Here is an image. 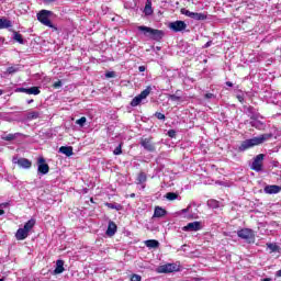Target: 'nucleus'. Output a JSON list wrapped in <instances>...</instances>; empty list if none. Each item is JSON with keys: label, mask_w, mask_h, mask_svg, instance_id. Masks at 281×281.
<instances>
[{"label": "nucleus", "mask_w": 281, "mask_h": 281, "mask_svg": "<svg viewBox=\"0 0 281 281\" xmlns=\"http://www.w3.org/2000/svg\"><path fill=\"white\" fill-rule=\"evenodd\" d=\"M271 134H261L257 137L244 140L238 147L239 153H245V150H249V148H254V146H260V144H265L267 139H271Z\"/></svg>", "instance_id": "obj_1"}, {"label": "nucleus", "mask_w": 281, "mask_h": 281, "mask_svg": "<svg viewBox=\"0 0 281 281\" xmlns=\"http://www.w3.org/2000/svg\"><path fill=\"white\" fill-rule=\"evenodd\" d=\"M138 32H143L145 36L151 38V41H161L164 38V31L148 27V26H138Z\"/></svg>", "instance_id": "obj_2"}, {"label": "nucleus", "mask_w": 281, "mask_h": 281, "mask_svg": "<svg viewBox=\"0 0 281 281\" xmlns=\"http://www.w3.org/2000/svg\"><path fill=\"white\" fill-rule=\"evenodd\" d=\"M181 271V262L165 263L156 268V273H175Z\"/></svg>", "instance_id": "obj_3"}, {"label": "nucleus", "mask_w": 281, "mask_h": 281, "mask_svg": "<svg viewBox=\"0 0 281 281\" xmlns=\"http://www.w3.org/2000/svg\"><path fill=\"white\" fill-rule=\"evenodd\" d=\"M49 16H52V11L42 10L37 13V21H40L42 25H46V27H54V24L52 23V20H49Z\"/></svg>", "instance_id": "obj_4"}, {"label": "nucleus", "mask_w": 281, "mask_h": 281, "mask_svg": "<svg viewBox=\"0 0 281 281\" xmlns=\"http://www.w3.org/2000/svg\"><path fill=\"white\" fill-rule=\"evenodd\" d=\"M150 91H153V87L149 86L131 101V106H139L142 100H146L150 95Z\"/></svg>", "instance_id": "obj_5"}, {"label": "nucleus", "mask_w": 281, "mask_h": 281, "mask_svg": "<svg viewBox=\"0 0 281 281\" xmlns=\"http://www.w3.org/2000/svg\"><path fill=\"white\" fill-rule=\"evenodd\" d=\"M263 161H265V154L257 155L252 160L250 169L255 170V172H262Z\"/></svg>", "instance_id": "obj_6"}, {"label": "nucleus", "mask_w": 281, "mask_h": 281, "mask_svg": "<svg viewBox=\"0 0 281 281\" xmlns=\"http://www.w3.org/2000/svg\"><path fill=\"white\" fill-rule=\"evenodd\" d=\"M181 14H184V16H189V19H193L194 21H205V19H207L206 13L191 12L187 9H181Z\"/></svg>", "instance_id": "obj_7"}, {"label": "nucleus", "mask_w": 281, "mask_h": 281, "mask_svg": "<svg viewBox=\"0 0 281 281\" xmlns=\"http://www.w3.org/2000/svg\"><path fill=\"white\" fill-rule=\"evenodd\" d=\"M168 27H169V30H171V32H183V30H186L188 27V24H186L181 20H178L175 22H170Z\"/></svg>", "instance_id": "obj_8"}, {"label": "nucleus", "mask_w": 281, "mask_h": 281, "mask_svg": "<svg viewBox=\"0 0 281 281\" xmlns=\"http://www.w3.org/2000/svg\"><path fill=\"white\" fill-rule=\"evenodd\" d=\"M140 146L148 153H155V143H153V137L140 138Z\"/></svg>", "instance_id": "obj_9"}, {"label": "nucleus", "mask_w": 281, "mask_h": 281, "mask_svg": "<svg viewBox=\"0 0 281 281\" xmlns=\"http://www.w3.org/2000/svg\"><path fill=\"white\" fill-rule=\"evenodd\" d=\"M238 238L243 240H251L254 238V231L251 228H243L237 232Z\"/></svg>", "instance_id": "obj_10"}, {"label": "nucleus", "mask_w": 281, "mask_h": 281, "mask_svg": "<svg viewBox=\"0 0 281 281\" xmlns=\"http://www.w3.org/2000/svg\"><path fill=\"white\" fill-rule=\"evenodd\" d=\"M12 162L16 164L20 168H24L26 170L32 168V161H30V159L27 158L13 157Z\"/></svg>", "instance_id": "obj_11"}, {"label": "nucleus", "mask_w": 281, "mask_h": 281, "mask_svg": "<svg viewBox=\"0 0 281 281\" xmlns=\"http://www.w3.org/2000/svg\"><path fill=\"white\" fill-rule=\"evenodd\" d=\"M37 172H40V175H47V172H49V165L45 162V158L43 157L37 159Z\"/></svg>", "instance_id": "obj_12"}, {"label": "nucleus", "mask_w": 281, "mask_h": 281, "mask_svg": "<svg viewBox=\"0 0 281 281\" xmlns=\"http://www.w3.org/2000/svg\"><path fill=\"white\" fill-rule=\"evenodd\" d=\"M200 229H203L201 222H191L182 228L183 232H200Z\"/></svg>", "instance_id": "obj_13"}, {"label": "nucleus", "mask_w": 281, "mask_h": 281, "mask_svg": "<svg viewBox=\"0 0 281 281\" xmlns=\"http://www.w3.org/2000/svg\"><path fill=\"white\" fill-rule=\"evenodd\" d=\"M266 194H280L281 187L278 184H268L263 188Z\"/></svg>", "instance_id": "obj_14"}, {"label": "nucleus", "mask_w": 281, "mask_h": 281, "mask_svg": "<svg viewBox=\"0 0 281 281\" xmlns=\"http://www.w3.org/2000/svg\"><path fill=\"white\" fill-rule=\"evenodd\" d=\"M250 120H252V121H250L249 124H250V126H252L254 128H258V131H262V128H265V123L258 121V115L252 114V115L250 116Z\"/></svg>", "instance_id": "obj_15"}, {"label": "nucleus", "mask_w": 281, "mask_h": 281, "mask_svg": "<svg viewBox=\"0 0 281 281\" xmlns=\"http://www.w3.org/2000/svg\"><path fill=\"white\" fill-rule=\"evenodd\" d=\"M19 91L21 93H26L27 95H38V93H41L38 87L19 88Z\"/></svg>", "instance_id": "obj_16"}, {"label": "nucleus", "mask_w": 281, "mask_h": 281, "mask_svg": "<svg viewBox=\"0 0 281 281\" xmlns=\"http://www.w3.org/2000/svg\"><path fill=\"white\" fill-rule=\"evenodd\" d=\"M167 211L160 206H156L154 210L153 218H164L166 216Z\"/></svg>", "instance_id": "obj_17"}, {"label": "nucleus", "mask_w": 281, "mask_h": 281, "mask_svg": "<svg viewBox=\"0 0 281 281\" xmlns=\"http://www.w3.org/2000/svg\"><path fill=\"white\" fill-rule=\"evenodd\" d=\"M116 232H117V225L115 224V222H109L106 236H115Z\"/></svg>", "instance_id": "obj_18"}, {"label": "nucleus", "mask_w": 281, "mask_h": 281, "mask_svg": "<svg viewBox=\"0 0 281 281\" xmlns=\"http://www.w3.org/2000/svg\"><path fill=\"white\" fill-rule=\"evenodd\" d=\"M30 236V233H27L24 228H19L15 233L16 240H25Z\"/></svg>", "instance_id": "obj_19"}, {"label": "nucleus", "mask_w": 281, "mask_h": 281, "mask_svg": "<svg viewBox=\"0 0 281 281\" xmlns=\"http://www.w3.org/2000/svg\"><path fill=\"white\" fill-rule=\"evenodd\" d=\"M63 271H65V261L59 259L56 261V268L54 270V274L58 276V274L63 273Z\"/></svg>", "instance_id": "obj_20"}, {"label": "nucleus", "mask_w": 281, "mask_h": 281, "mask_svg": "<svg viewBox=\"0 0 281 281\" xmlns=\"http://www.w3.org/2000/svg\"><path fill=\"white\" fill-rule=\"evenodd\" d=\"M59 153H61V155H66V157H71V155H74V147H71V146H61L59 148Z\"/></svg>", "instance_id": "obj_21"}, {"label": "nucleus", "mask_w": 281, "mask_h": 281, "mask_svg": "<svg viewBox=\"0 0 281 281\" xmlns=\"http://www.w3.org/2000/svg\"><path fill=\"white\" fill-rule=\"evenodd\" d=\"M145 245L149 249H157V247H159V241L157 239H148L145 241Z\"/></svg>", "instance_id": "obj_22"}, {"label": "nucleus", "mask_w": 281, "mask_h": 281, "mask_svg": "<svg viewBox=\"0 0 281 281\" xmlns=\"http://www.w3.org/2000/svg\"><path fill=\"white\" fill-rule=\"evenodd\" d=\"M8 27H12V22L8 19H0V30H7Z\"/></svg>", "instance_id": "obj_23"}, {"label": "nucleus", "mask_w": 281, "mask_h": 281, "mask_svg": "<svg viewBox=\"0 0 281 281\" xmlns=\"http://www.w3.org/2000/svg\"><path fill=\"white\" fill-rule=\"evenodd\" d=\"M36 225V220H29L25 224L23 229H25L27 233L32 232V228Z\"/></svg>", "instance_id": "obj_24"}, {"label": "nucleus", "mask_w": 281, "mask_h": 281, "mask_svg": "<svg viewBox=\"0 0 281 281\" xmlns=\"http://www.w3.org/2000/svg\"><path fill=\"white\" fill-rule=\"evenodd\" d=\"M143 12H144L145 16H151V14L154 12L153 3H150V2L146 3Z\"/></svg>", "instance_id": "obj_25"}, {"label": "nucleus", "mask_w": 281, "mask_h": 281, "mask_svg": "<svg viewBox=\"0 0 281 281\" xmlns=\"http://www.w3.org/2000/svg\"><path fill=\"white\" fill-rule=\"evenodd\" d=\"M38 117H41V112L37 111H31L26 114L27 120H38Z\"/></svg>", "instance_id": "obj_26"}, {"label": "nucleus", "mask_w": 281, "mask_h": 281, "mask_svg": "<svg viewBox=\"0 0 281 281\" xmlns=\"http://www.w3.org/2000/svg\"><path fill=\"white\" fill-rule=\"evenodd\" d=\"M147 176H146V173L145 172H140V173H138V177H137V183L139 184V186H144V183L147 181Z\"/></svg>", "instance_id": "obj_27"}, {"label": "nucleus", "mask_w": 281, "mask_h": 281, "mask_svg": "<svg viewBox=\"0 0 281 281\" xmlns=\"http://www.w3.org/2000/svg\"><path fill=\"white\" fill-rule=\"evenodd\" d=\"M13 40L16 41V43H20V45H23L25 41L23 40V35L21 33L14 32L13 33Z\"/></svg>", "instance_id": "obj_28"}, {"label": "nucleus", "mask_w": 281, "mask_h": 281, "mask_svg": "<svg viewBox=\"0 0 281 281\" xmlns=\"http://www.w3.org/2000/svg\"><path fill=\"white\" fill-rule=\"evenodd\" d=\"M165 198L168 200V201H177V199H179V194L178 193H175V192H168Z\"/></svg>", "instance_id": "obj_29"}, {"label": "nucleus", "mask_w": 281, "mask_h": 281, "mask_svg": "<svg viewBox=\"0 0 281 281\" xmlns=\"http://www.w3.org/2000/svg\"><path fill=\"white\" fill-rule=\"evenodd\" d=\"M207 205L213 210H217V207H221V203L216 200H209Z\"/></svg>", "instance_id": "obj_30"}, {"label": "nucleus", "mask_w": 281, "mask_h": 281, "mask_svg": "<svg viewBox=\"0 0 281 281\" xmlns=\"http://www.w3.org/2000/svg\"><path fill=\"white\" fill-rule=\"evenodd\" d=\"M2 139H4V142H12L16 139V134H8L7 136H2Z\"/></svg>", "instance_id": "obj_31"}, {"label": "nucleus", "mask_w": 281, "mask_h": 281, "mask_svg": "<svg viewBox=\"0 0 281 281\" xmlns=\"http://www.w3.org/2000/svg\"><path fill=\"white\" fill-rule=\"evenodd\" d=\"M76 124L82 128L85 124H87V117L82 116L79 120L76 121Z\"/></svg>", "instance_id": "obj_32"}, {"label": "nucleus", "mask_w": 281, "mask_h": 281, "mask_svg": "<svg viewBox=\"0 0 281 281\" xmlns=\"http://www.w3.org/2000/svg\"><path fill=\"white\" fill-rule=\"evenodd\" d=\"M7 71L9 74H16V71H19V67H15V66H11L7 69Z\"/></svg>", "instance_id": "obj_33"}, {"label": "nucleus", "mask_w": 281, "mask_h": 281, "mask_svg": "<svg viewBox=\"0 0 281 281\" xmlns=\"http://www.w3.org/2000/svg\"><path fill=\"white\" fill-rule=\"evenodd\" d=\"M154 115L157 120H166V115L161 112H156Z\"/></svg>", "instance_id": "obj_34"}, {"label": "nucleus", "mask_w": 281, "mask_h": 281, "mask_svg": "<svg viewBox=\"0 0 281 281\" xmlns=\"http://www.w3.org/2000/svg\"><path fill=\"white\" fill-rule=\"evenodd\" d=\"M113 155H122V144H120L114 150Z\"/></svg>", "instance_id": "obj_35"}, {"label": "nucleus", "mask_w": 281, "mask_h": 281, "mask_svg": "<svg viewBox=\"0 0 281 281\" xmlns=\"http://www.w3.org/2000/svg\"><path fill=\"white\" fill-rule=\"evenodd\" d=\"M268 249H271V251H278V245L276 244H267Z\"/></svg>", "instance_id": "obj_36"}, {"label": "nucleus", "mask_w": 281, "mask_h": 281, "mask_svg": "<svg viewBox=\"0 0 281 281\" xmlns=\"http://www.w3.org/2000/svg\"><path fill=\"white\" fill-rule=\"evenodd\" d=\"M169 99H170L172 102H179V100H181V97H177L176 94H170V95H169Z\"/></svg>", "instance_id": "obj_37"}, {"label": "nucleus", "mask_w": 281, "mask_h": 281, "mask_svg": "<svg viewBox=\"0 0 281 281\" xmlns=\"http://www.w3.org/2000/svg\"><path fill=\"white\" fill-rule=\"evenodd\" d=\"M168 137H171V138L177 137V131H175V130H169V131H168Z\"/></svg>", "instance_id": "obj_38"}, {"label": "nucleus", "mask_w": 281, "mask_h": 281, "mask_svg": "<svg viewBox=\"0 0 281 281\" xmlns=\"http://www.w3.org/2000/svg\"><path fill=\"white\" fill-rule=\"evenodd\" d=\"M54 89H60L63 87V81L58 80L53 85Z\"/></svg>", "instance_id": "obj_39"}, {"label": "nucleus", "mask_w": 281, "mask_h": 281, "mask_svg": "<svg viewBox=\"0 0 281 281\" xmlns=\"http://www.w3.org/2000/svg\"><path fill=\"white\" fill-rule=\"evenodd\" d=\"M131 281H142V277L139 274H133Z\"/></svg>", "instance_id": "obj_40"}, {"label": "nucleus", "mask_w": 281, "mask_h": 281, "mask_svg": "<svg viewBox=\"0 0 281 281\" xmlns=\"http://www.w3.org/2000/svg\"><path fill=\"white\" fill-rule=\"evenodd\" d=\"M105 78H115V71H109L105 74Z\"/></svg>", "instance_id": "obj_41"}, {"label": "nucleus", "mask_w": 281, "mask_h": 281, "mask_svg": "<svg viewBox=\"0 0 281 281\" xmlns=\"http://www.w3.org/2000/svg\"><path fill=\"white\" fill-rule=\"evenodd\" d=\"M204 98H205L206 100H212V98H215V97H214V93H206V94L204 95Z\"/></svg>", "instance_id": "obj_42"}, {"label": "nucleus", "mask_w": 281, "mask_h": 281, "mask_svg": "<svg viewBox=\"0 0 281 281\" xmlns=\"http://www.w3.org/2000/svg\"><path fill=\"white\" fill-rule=\"evenodd\" d=\"M203 47L204 49H207V47H212V41L206 42Z\"/></svg>", "instance_id": "obj_43"}, {"label": "nucleus", "mask_w": 281, "mask_h": 281, "mask_svg": "<svg viewBox=\"0 0 281 281\" xmlns=\"http://www.w3.org/2000/svg\"><path fill=\"white\" fill-rule=\"evenodd\" d=\"M138 71H140V72L146 71V66H139V67H138Z\"/></svg>", "instance_id": "obj_44"}, {"label": "nucleus", "mask_w": 281, "mask_h": 281, "mask_svg": "<svg viewBox=\"0 0 281 281\" xmlns=\"http://www.w3.org/2000/svg\"><path fill=\"white\" fill-rule=\"evenodd\" d=\"M106 205L110 207V210H115V204H113V203H106Z\"/></svg>", "instance_id": "obj_45"}, {"label": "nucleus", "mask_w": 281, "mask_h": 281, "mask_svg": "<svg viewBox=\"0 0 281 281\" xmlns=\"http://www.w3.org/2000/svg\"><path fill=\"white\" fill-rule=\"evenodd\" d=\"M237 99L240 101V102H244L245 98H243V95L238 94L237 95Z\"/></svg>", "instance_id": "obj_46"}, {"label": "nucleus", "mask_w": 281, "mask_h": 281, "mask_svg": "<svg viewBox=\"0 0 281 281\" xmlns=\"http://www.w3.org/2000/svg\"><path fill=\"white\" fill-rule=\"evenodd\" d=\"M226 87H234V83H232V81H226Z\"/></svg>", "instance_id": "obj_47"}, {"label": "nucleus", "mask_w": 281, "mask_h": 281, "mask_svg": "<svg viewBox=\"0 0 281 281\" xmlns=\"http://www.w3.org/2000/svg\"><path fill=\"white\" fill-rule=\"evenodd\" d=\"M56 0H44L45 3H54Z\"/></svg>", "instance_id": "obj_48"}, {"label": "nucleus", "mask_w": 281, "mask_h": 281, "mask_svg": "<svg viewBox=\"0 0 281 281\" xmlns=\"http://www.w3.org/2000/svg\"><path fill=\"white\" fill-rule=\"evenodd\" d=\"M3 214H5V211L0 210V216H3Z\"/></svg>", "instance_id": "obj_49"}, {"label": "nucleus", "mask_w": 281, "mask_h": 281, "mask_svg": "<svg viewBox=\"0 0 281 281\" xmlns=\"http://www.w3.org/2000/svg\"><path fill=\"white\" fill-rule=\"evenodd\" d=\"M277 276H278L279 278H281V269H280L279 271H277Z\"/></svg>", "instance_id": "obj_50"}, {"label": "nucleus", "mask_w": 281, "mask_h": 281, "mask_svg": "<svg viewBox=\"0 0 281 281\" xmlns=\"http://www.w3.org/2000/svg\"><path fill=\"white\" fill-rule=\"evenodd\" d=\"M32 102H34V100L31 99L27 101V104H32Z\"/></svg>", "instance_id": "obj_51"}, {"label": "nucleus", "mask_w": 281, "mask_h": 281, "mask_svg": "<svg viewBox=\"0 0 281 281\" xmlns=\"http://www.w3.org/2000/svg\"><path fill=\"white\" fill-rule=\"evenodd\" d=\"M262 281H271V279H269V278H266V279H263Z\"/></svg>", "instance_id": "obj_52"}, {"label": "nucleus", "mask_w": 281, "mask_h": 281, "mask_svg": "<svg viewBox=\"0 0 281 281\" xmlns=\"http://www.w3.org/2000/svg\"><path fill=\"white\" fill-rule=\"evenodd\" d=\"M146 3H153V0H147Z\"/></svg>", "instance_id": "obj_53"}, {"label": "nucleus", "mask_w": 281, "mask_h": 281, "mask_svg": "<svg viewBox=\"0 0 281 281\" xmlns=\"http://www.w3.org/2000/svg\"><path fill=\"white\" fill-rule=\"evenodd\" d=\"M0 95H3V90L0 89Z\"/></svg>", "instance_id": "obj_54"}, {"label": "nucleus", "mask_w": 281, "mask_h": 281, "mask_svg": "<svg viewBox=\"0 0 281 281\" xmlns=\"http://www.w3.org/2000/svg\"><path fill=\"white\" fill-rule=\"evenodd\" d=\"M0 281H5V278H4V277H2V278L0 279Z\"/></svg>", "instance_id": "obj_55"}, {"label": "nucleus", "mask_w": 281, "mask_h": 281, "mask_svg": "<svg viewBox=\"0 0 281 281\" xmlns=\"http://www.w3.org/2000/svg\"><path fill=\"white\" fill-rule=\"evenodd\" d=\"M131 196H132V198L135 196V193H132Z\"/></svg>", "instance_id": "obj_56"}, {"label": "nucleus", "mask_w": 281, "mask_h": 281, "mask_svg": "<svg viewBox=\"0 0 281 281\" xmlns=\"http://www.w3.org/2000/svg\"><path fill=\"white\" fill-rule=\"evenodd\" d=\"M183 212H188V210H183Z\"/></svg>", "instance_id": "obj_57"}]
</instances>
